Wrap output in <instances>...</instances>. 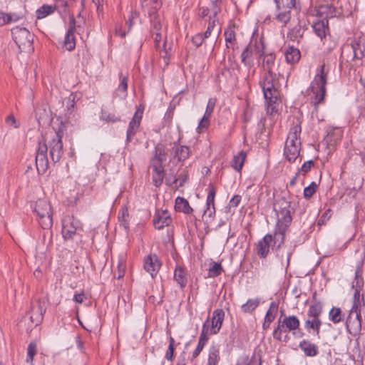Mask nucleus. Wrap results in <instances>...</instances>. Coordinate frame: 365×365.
Returning a JSON list of instances; mask_svg holds the SVG:
<instances>
[{
	"instance_id": "052dcab7",
	"label": "nucleus",
	"mask_w": 365,
	"mask_h": 365,
	"mask_svg": "<svg viewBox=\"0 0 365 365\" xmlns=\"http://www.w3.org/2000/svg\"><path fill=\"white\" fill-rule=\"evenodd\" d=\"M314 163L313 160H308L305 162L302 166L301 167V169L299 170L302 173H303V175H304L307 173H308L312 168L314 166Z\"/></svg>"
},
{
	"instance_id": "774afa93",
	"label": "nucleus",
	"mask_w": 365,
	"mask_h": 365,
	"mask_svg": "<svg viewBox=\"0 0 365 365\" xmlns=\"http://www.w3.org/2000/svg\"><path fill=\"white\" fill-rule=\"evenodd\" d=\"M103 0H92V4L95 6L98 14L103 12Z\"/></svg>"
},
{
	"instance_id": "c756f323",
	"label": "nucleus",
	"mask_w": 365,
	"mask_h": 365,
	"mask_svg": "<svg viewBox=\"0 0 365 365\" xmlns=\"http://www.w3.org/2000/svg\"><path fill=\"white\" fill-rule=\"evenodd\" d=\"M220 349L217 345H212L209 349L207 365H217L220 361Z\"/></svg>"
},
{
	"instance_id": "4c0bfd02",
	"label": "nucleus",
	"mask_w": 365,
	"mask_h": 365,
	"mask_svg": "<svg viewBox=\"0 0 365 365\" xmlns=\"http://www.w3.org/2000/svg\"><path fill=\"white\" fill-rule=\"evenodd\" d=\"M56 6L43 4L36 10V17L38 19H43L54 12Z\"/></svg>"
},
{
	"instance_id": "3c124183",
	"label": "nucleus",
	"mask_w": 365,
	"mask_h": 365,
	"mask_svg": "<svg viewBox=\"0 0 365 365\" xmlns=\"http://www.w3.org/2000/svg\"><path fill=\"white\" fill-rule=\"evenodd\" d=\"M245 359L247 365H262L261 355L259 353L254 352L250 358L245 356Z\"/></svg>"
},
{
	"instance_id": "6e6552de",
	"label": "nucleus",
	"mask_w": 365,
	"mask_h": 365,
	"mask_svg": "<svg viewBox=\"0 0 365 365\" xmlns=\"http://www.w3.org/2000/svg\"><path fill=\"white\" fill-rule=\"evenodd\" d=\"M274 78L275 73H267L264 77L263 81L260 82V86L262 88L264 98L269 104L268 109L271 107L272 111L274 110L272 105L277 102L279 95V91L274 83Z\"/></svg>"
},
{
	"instance_id": "a878e982",
	"label": "nucleus",
	"mask_w": 365,
	"mask_h": 365,
	"mask_svg": "<svg viewBox=\"0 0 365 365\" xmlns=\"http://www.w3.org/2000/svg\"><path fill=\"white\" fill-rule=\"evenodd\" d=\"M220 11V8L217 4V1H212L211 4L208 7H201L199 9V16L204 18L209 16V19L216 18L218 13Z\"/></svg>"
},
{
	"instance_id": "f3484780",
	"label": "nucleus",
	"mask_w": 365,
	"mask_h": 365,
	"mask_svg": "<svg viewBox=\"0 0 365 365\" xmlns=\"http://www.w3.org/2000/svg\"><path fill=\"white\" fill-rule=\"evenodd\" d=\"M144 111V106L142 105H139L136 111L134 113V115L131 120L129 123V125L127 130V135H126V141L128 143L131 142L134 135L137 133L140 122L143 117V113Z\"/></svg>"
},
{
	"instance_id": "2eb2a0df",
	"label": "nucleus",
	"mask_w": 365,
	"mask_h": 365,
	"mask_svg": "<svg viewBox=\"0 0 365 365\" xmlns=\"http://www.w3.org/2000/svg\"><path fill=\"white\" fill-rule=\"evenodd\" d=\"M148 14L150 18V33L155 47H158L164 34L161 18L155 11H150Z\"/></svg>"
},
{
	"instance_id": "a19ab883",
	"label": "nucleus",
	"mask_w": 365,
	"mask_h": 365,
	"mask_svg": "<svg viewBox=\"0 0 365 365\" xmlns=\"http://www.w3.org/2000/svg\"><path fill=\"white\" fill-rule=\"evenodd\" d=\"M303 29L300 25H297L292 28L287 34L288 38L292 41H298L303 36Z\"/></svg>"
},
{
	"instance_id": "473e14b6",
	"label": "nucleus",
	"mask_w": 365,
	"mask_h": 365,
	"mask_svg": "<svg viewBox=\"0 0 365 365\" xmlns=\"http://www.w3.org/2000/svg\"><path fill=\"white\" fill-rule=\"evenodd\" d=\"M175 208L177 211L182 212L185 214H190L192 212V208L190 206L188 201L181 197L176 198Z\"/></svg>"
},
{
	"instance_id": "7ed1b4c3",
	"label": "nucleus",
	"mask_w": 365,
	"mask_h": 365,
	"mask_svg": "<svg viewBox=\"0 0 365 365\" xmlns=\"http://www.w3.org/2000/svg\"><path fill=\"white\" fill-rule=\"evenodd\" d=\"M301 126L299 124L294 125L288 134L284 155L289 163L294 162L299 155L301 141L299 135L301 133Z\"/></svg>"
},
{
	"instance_id": "69168bd1",
	"label": "nucleus",
	"mask_w": 365,
	"mask_h": 365,
	"mask_svg": "<svg viewBox=\"0 0 365 365\" xmlns=\"http://www.w3.org/2000/svg\"><path fill=\"white\" fill-rule=\"evenodd\" d=\"M6 123L9 125L10 126H12L15 128H19V123L17 122V120H16V118H14V115H9L7 118H6Z\"/></svg>"
},
{
	"instance_id": "39448f33",
	"label": "nucleus",
	"mask_w": 365,
	"mask_h": 365,
	"mask_svg": "<svg viewBox=\"0 0 365 365\" xmlns=\"http://www.w3.org/2000/svg\"><path fill=\"white\" fill-rule=\"evenodd\" d=\"M34 212L41 227L50 230L53 225V212L49 202L45 199H38L34 204Z\"/></svg>"
},
{
	"instance_id": "09e8293b",
	"label": "nucleus",
	"mask_w": 365,
	"mask_h": 365,
	"mask_svg": "<svg viewBox=\"0 0 365 365\" xmlns=\"http://www.w3.org/2000/svg\"><path fill=\"white\" fill-rule=\"evenodd\" d=\"M210 190L208 192L207 200H206V207H215V197L216 195V189L215 186L212 184L209 185Z\"/></svg>"
},
{
	"instance_id": "c85d7f7f",
	"label": "nucleus",
	"mask_w": 365,
	"mask_h": 365,
	"mask_svg": "<svg viewBox=\"0 0 365 365\" xmlns=\"http://www.w3.org/2000/svg\"><path fill=\"white\" fill-rule=\"evenodd\" d=\"M313 29L314 33L322 40L329 31L328 19L324 18L314 23Z\"/></svg>"
},
{
	"instance_id": "dca6fc26",
	"label": "nucleus",
	"mask_w": 365,
	"mask_h": 365,
	"mask_svg": "<svg viewBox=\"0 0 365 365\" xmlns=\"http://www.w3.org/2000/svg\"><path fill=\"white\" fill-rule=\"evenodd\" d=\"M48 145L45 141L39 142L36 155V169L39 174H43L48 167L47 156Z\"/></svg>"
},
{
	"instance_id": "bb28decb",
	"label": "nucleus",
	"mask_w": 365,
	"mask_h": 365,
	"mask_svg": "<svg viewBox=\"0 0 365 365\" xmlns=\"http://www.w3.org/2000/svg\"><path fill=\"white\" fill-rule=\"evenodd\" d=\"M346 327L350 334H356L360 331L359 321L356 318L353 306L351 307L346 318Z\"/></svg>"
},
{
	"instance_id": "f704fd0d",
	"label": "nucleus",
	"mask_w": 365,
	"mask_h": 365,
	"mask_svg": "<svg viewBox=\"0 0 365 365\" xmlns=\"http://www.w3.org/2000/svg\"><path fill=\"white\" fill-rule=\"evenodd\" d=\"M300 52L299 49L292 46L289 47L285 52V58L287 63L294 64L300 59Z\"/></svg>"
},
{
	"instance_id": "4468645a",
	"label": "nucleus",
	"mask_w": 365,
	"mask_h": 365,
	"mask_svg": "<svg viewBox=\"0 0 365 365\" xmlns=\"http://www.w3.org/2000/svg\"><path fill=\"white\" fill-rule=\"evenodd\" d=\"M11 34L14 41L20 49L31 46L33 36L26 28L16 26L11 29Z\"/></svg>"
},
{
	"instance_id": "9b49d317",
	"label": "nucleus",
	"mask_w": 365,
	"mask_h": 365,
	"mask_svg": "<svg viewBox=\"0 0 365 365\" xmlns=\"http://www.w3.org/2000/svg\"><path fill=\"white\" fill-rule=\"evenodd\" d=\"M291 202L284 197H281L276 200L274 203V210L277 215V222L280 223L291 224L292 217L291 215Z\"/></svg>"
},
{
	"instance_id": "4d7b16f0",
	"label": "nucleus",
	"mask_w": 365,
	"mask_h": 365,
	"mask_svg": "<svg viewBox=\"0 0 365 365\" xmlns=\"http://www.w3.org/2000/svg\"><path fill=\"white\" fill-rule=\"evenodd\" d=\"M215 214V207H206V209L204 210L203 217L207 218V220H212L214 215Z\"/></svg>"
},
{
	"instance_id": "49530a36",
	"label": "nucleus",
	"mask_w": 365,
	"mask_h": 365,
	"mask_svg": "<svg viewBox=\"0 0 365 365\" xmlns=\"http://www.w3.org/2000/svg\"><path fill=\"white\" fill-rule=\"evenodd\" d=\"M118 220L120 225H123L125 228L128 227L129 214L125 207H121L118 214Z\"/></svg>"
},
{
	"instance_id": "412c9836",
	"label": "nucleus",
	"mask_w": 365,
	"mask_h": 365,
	"mask_svg": "<svg viewBox=\"0 0 365 365\" xmlns=\"http://www.w3.org/2000/svg\"><path fill=\"white\" fill-rule=\"evenodd\" d=\"M76 29V19L73 16L69 19V28L64 40V46L68 51H72L76 47L74 31Z\"/></svg>"
},
{
	"instance_id": "0e129e2a",
	"label": "nucleus",
	"mask_w": 365,
	"mask_h": 365,
	"mask_svg": "<svg viewBox=\"0 0 365 365\" xmlns=\"http://www.w3.org/2000/svg\"><path fill=\"white\" fill-rule=\"evenodd\" d=\"M278 311V304L275 302H271L269 305V308L267 310L266 314H273V316H276V314Z\"/></svg>"
},
{
	"instance_id": "e2e57ef3",
	"label": "nucleus",
	"mask_w": 365,
	"mask_h": 365,
	"mask_svg": "<svg viewBox=\"0 0 365 365\" xmlns=\"http://www.w3.org/2000/svg\"><path fill=\"white\" fill-rule=\"evenodd\" d=\"M4 16L6 17V24H10L12 21L16 22L20 19L16 14L5 13Z\"/></svg>"
},
{
	"instance_id": "603ef678",
	"label": "nucleus",
	"mask_w": 365,
	"mask_h": 365,
	"mask_svg": "<svg viewBox=\"0 0 365 365\" xmlns=\"http://www.w3.org/2000/svg\"><path fill=\"white\" fill-rule=\"evenodd\" d=\"M317 187L318 185L315 182H312L309 186L306 187L304 190V198H311L313 196V195L316 192Z\"/></svg>"
},
{
	"instance_id": "f257e3e1",
	"label": "nucleus",
	"mask_w": 365,
	"mask_h": 365,
	"mask_svg": "<svg viewBox=\"0 0 365 365\" xmlns=\"http://www.w3.org/2000/svg\"><path fill=\"white\" fill-rule=\"evenodd\" d=\"M300 326L299 318L294 315L284 316V318H279L277 321V327L273 331V337L274 339L287 342L289 340L288 333L292 332L298 329Z\"/></svg>"
},
{
	"instance_id": "79ce46f5",
	"label": "nucleus",
	"mask_w": 365,
	"mask_h": 365,
	"mask_svg": "<svg viewBox=\"0 0 365 365\" xmlns=\"http://www.w3.org/2000/svg\"><path fill=\"white\" fill-rule=\"evenodd\" d=\"M153 182L155 187H160L163 183L164 178V169L159 168L158 169H153Z\"/></svg>"
},
{
	"instance_id": "393cba45",
	"label": "nucleus",
	"mask_w": 365,
	"mask_h": 365,
	"mask_svg": "<svg viewBox=\"0 0 365 365\" xmlns=\"http://www.w3.org/2000/svg\"><path fill=\"white\" fill-rule=\"evenodd\" d=\"M220 32L221 26L219 24L218 20L216 17L213 18L212 19H209L207 28L203 34L205 35V37L207 38L210 37L212 34L214 36V42H215Z\"/></svg>"
},
{
	"instance_id": "8fccbe9b",
	"label": "nucleus",
	"mask_w": 365,
	"mask_h": 365,
	"mask_svg": "<svg viewBox=\"0 0 365 365\" xmlns=\"http://www.w3.org/2000/svg\"><path fill=\"white\" fill-rule=\"evenodd\" d=\"M276 19L282 23L284 25H286L291 19V13L289 10H285L282 11H279V14L276 16Z\"/></svg>"
},
{
	"instance_id": "b1692460",
	"label": "nucleus",
	"mask_w": 365,
	"mask_h": 365,
	"mask_svg": "<svg viewBox=\"0 0 365 365\" xmlns=\"http://www.w3.org/2000/svg\"><path fill=\"white\" fill-rule=\"evenodd\" d=\"M349 46L350 52H353V58L361 60L364 56L365 46L360 38L354 39Z\"/></svg>"
},
{
	"instance_id": "6ab92c4d",
	"label": "nucleus",
	"mask_w": 365,
	"mask_h": 365,
	"mask_svg": "<svg viewBox=\"0 0 365 365\" xmlns=\"http://www.w3.org/2000/svg\"><path fill=\"white\" fill-rule=\"evenodd\" d=\"M167 154L163 145L158 144L155 148V153L151 159V167L153 169L163 168V163L166 160Z\"/></svg>"
},
{
	"instance_id": "423d86ee",
	"label": "nucleus",
	"mask_w": 365,
	"mask_h": 365,
	"mask_svg": "<svg viewBox=\"0 0 365 365\" xmlns=\"http://www.w3.org/2000/svg\"><path fill=\"white\" fill-rule=\"evenodd\" d=\"M65 125L61 123L56 130L55 135L48 141L49 155L53 163L58 162L63 153L62 138L64 135Z\"/></svg>"
},
{
	"instance_id": "1a4fd4ad",
	"label": "nucleus",
	"mask_w": 365,
	"mask_h": 365,
	"mask_svg": "<svg viewBox=\"0 0 365 365\" xmlns=\"http://www.w3.org/2000/svg\"><path fill=\"white\" fill-rule=\"evenodd\" d=\"M325 65L321 66L320 73L317 74L312 83L311 89L314 94V105L324 102L327 83V73H324Z\"/></svg>"
},
{
	"instance_id": "bf43d9fd",
	"label": "nucleus",
	"mask_w": 365,
	"mask_h": 365,
	"mask_svg": "<svg viewBox=\"0 0 365 365\" xmlns=\"http://www.w3.org/2000/svg\"><path fill=\"white\" fill-rule=\"evenodd\" d=\"M364 285V281L362 277H359L358 271L355 273V284H353L352 287L356 290H361Z\"/></svg>"
},
{
	"instance_id": "20e7f679",
	"label": "nucleus",
	"mask_w": 365,
	"mask_h": 365,
	"mask_svg": "<svg viewBox=\"0 0 365 365\" xmlns=\"http://www.w3.org/2000/svg\"><path fill=\"white\" fill-rule=\"evenodd\" d=\"M46 312L45 303L38 300L36 304L32 305L31 311L24 316L19 323L21 328H25L27 333L38 325L43 320Z\"/></svg>"
},
{
	"instance_id": "a18cd8bd",
	"label": "nucleus",
	"mask_w": 365,
	"mask_h": 365,
	"mask_svg": "<svg viewBox=\"0 0 365 365\" xmlns=\"http://www.w3.org/2000/svg\"><path fill=\"white\" fill-rule=\"evenodd\" d=\"M329 319L334 324L339 323L342 320V312L340 308L333 307L329 311Z\"/></svg>"
},
{
	"instance_id": "72a5a7b5",
	"label": "nucleus",
	"mask_w": 365,
	"mask_h": 365,
	"mask_svg": "<svg viewBox=\"0 0 365 365\" xmlns=\"http://www.w3.org/2000/svg\"><path fill=\"white\" fill-rule=\"evenodd\" d=\"M119 78L120 82L118 88L116 89V95L121 98H125L127 96L128 76H124L123 75V73L120 72L119 73Z\"/></svg>"
},
{
	"instance_id": "f03ea898",
	"label": "nucleus",
	"mask_w": 365,
	"mask_h": 365,
	"mask_svg": "<svg viewBox=\"0 0 365 365\" xmlns=\"http://www.w3.org/2000/svg\"><path fill=\"white\" fill-rule=\"evenodd\" d=\"M323 312V305L319 302H315L309 306L307 318L304 320V329L308 333L313 332L319 337L322 325L321 316Z\"/></svg>"
},
{
	"instance_id": "e433bc0d",
	"label": "nucleus",
	"mask_w": 365,
	"mask_h": 365,
	"mask_svg": "<svg viewBox=\"0 0 365 365\" xmlns=\"http://www.w3.org/2000/svg\"><path fill=\"white\" fill-rule=\"evenodd\" d=\"M245 158L246 153L243 150H241L237 155L234 156L232 160V168L235 170L240 171L243 166Z\"/></svg>"
},
{
	"instance_id": "ea45409f",
	"label": "nucleus",
	"mask_w": 365,
	"mask_h": 365,
	"mask_svg": "<svg viewBox=\"0 0 365 365\" xmlns=\"http://www.w3.org/2000/svg\"><path fill=\"white\" fill-rule=\"evenodd\" d=\"M259 304V300L258 299H250L242 305L241 309L244 313H251L255 311Z\"/></svg>"
},
{
	"instance_id": "ddd939ff",
	"label": "nucleus",
	"mask_w": 365,
	"mask_h": 365,
	"mask_svg": "<svg viewBox=\"0 0 365 365\" xmlns=\"http://www.w3.org/2000/svg\"><path fill=\"white\" fill-rule=\"evenodd\" d=\"M80 230L81 224L78 219L71 215H66L63 218L61 233L65 240H73Z\"/></svg>"
},
{
	"instance_id": "cd10ccee",
	"label": "nucleus",
	"mask_w": 365,
	"mask_h": 365,
	"mask_svg": "<svg viewBox=\"0 0 365 365\" xmlns=\"http://www.w3.org/2000/svg\"><path fill=\"white\" fill-rule=\"evenodd\" d=\"M173 153L174 154V158H177L178 161H184L187 159L190 156V148L185 145H179L174 143L172 148Z\"/></svg>"
},
{
	"instance_id": "c9c22d12",
	"label": "nucleus",
	"mask_w": 365,
	"mask_h": 365,
	"mask_svg": "<svg viewBox=\"0 0 365 365\" xmlns=\"http://www.w3.org/2000/svg\"><path fill=\"white\" fill-rule=\"evenodd\" d=\"M224 34L225 37L227 48H232V50H235L237 43L235 38V32L234 31V30L231 29H227L225 31Z\"/></svg>"
},
{
	"instance_id": "0eeeda50",
	"label": "nucleus",
	"mask_w": 365,
	"mask_h": 365,
	"mask_svg": "<svg viewBox=\"0 0 365 365\" xmlns=\"http://www.w3.org/2000/svg\"><path fill=\"white\" fill-rule=\"evenodd\" d=\"M224 318L225 312L223 309H215L212 313V318H207L204 322L200 334L208 338L210 335L217 334L222 327Z\"/></svg>"
},
{
	"instance_id": "37998d69",
	"label": "nucleus",
	"mask_w": 365,
	"mask_h": 365,
	"mask_svg": "<svg viewBox=\"0 0 365 365\" xmlns=\"http://www.w3.org/2000/svg\"><path fill=\"white\" fill-rule=\"evenodd\" d=\"M341 64H344L345 63H349L351 61L357 60L356 58H353V52H350L349 46H345L341 51Z\"/></svg>"
},
{
	"instance_id": "f8f14e48",
	"label": "nucleus",
	"mask_w": 365,
	"mask_h": 365,
	"mask_svg": "<svg viewBox=\"0 0 365 365\" xmlns=\"http://www.w3.org/2000/svg\"><path fill=\"white\" fill-rule=\"evenodd\" d=\"M254 54H258L259 57L263 56L264 45L262 41H259V43L255 41V44H248L241 54L242 63L249 68L254 66Z\"/></svg>"
},
{
	"instance_id": "58836bf2",
	"label": "nucleus",
	"mask_w": 365,
	"mask_h": 365,
	"mask_svg": "<svg viewBox=\"0 0 365 365\" xmlns=\"http://www.w3.org/2000/svg\"><path fill=\"white\" fill-rule=\"evenodd\" d=\"M223 269L220 263L211 262L207 277H216L221 274Z\"/></svg>"
},
{
	"instance_id": "9d476101",
	"label": "nucleus",
	"mask_w": 365,
	"mask_h": 365,
	"mask_svg": "<svg viewBox=\"0 0 365 365\" xmlns=\"http://www.w3.org/2000/svg\"><path fill=\"white\" fill-rule=\"evenodd\" d=\"M290 225L291 224H286L285 226L284 223H280V222H277L276 230L274 232V235L273 237V241L274 244L277 243V242H279V244L276 247V250L277 252V256L280 257L282 259L284 257L285 258V264L287 267H288L289 265L292 252L289 250L285 253H283L279 250V249L282 245H283L284 242L285 234Z\"/></svg>"
},
{
	"instance_id": "13d9d810",
	"label": "nucleus",
	"mask_w": 365,
	"mask_h": 365,
	"mask_svg": "<svg viewBox=\"0 0 365 365\" xmlns=\"http://www.w3.org/2000/svg\"><path fill=\"white\" fill-rule=\"evenodd\" d=\"M281 10L283 9L289 10L294 8L296 6V0H282L280 2Z\"/></svg>"
},
{
	"instance_id": "c03bdc74",
	"label": "nucleus",
	"mask_w": 365,
	"mask_h": 365,
	"mask_svg": "<svg viewBox=\"0 0 365 365\" xmlns=\"http://www.w3.org/2000/svg\"><path fill=\"white\" fill-rule=\"evenodd\" d=\"M208 339H209L208 337L200 334L197 346L196 349L194 350V351L192 352V359H195L199 356V354H200V352L202 351L203 348L205 347V344H207Z\"/></svg>"
},
{
	"instance_id": "338daca9",
	"label": "nucleus",
	"mask_w": 365,
	"mask_h": 365,
	"mask_svg": "<svg viewBox=\"0 0 365 365\" xmlns=\"http://www.w3.org/2000/svg\"><path fill=\"white\" fill-rule=\"evenodd\" d=\"M210 124V120L202 118L198 124L197 129L199 132H202L203 130L207 129Z\"/></svg>"
},
{
	"instance_id": "680f3d73",
	"label": "nucleus",
	"mask_w": 365,
	"mask_h": 365,
	"mask_svg": "<svg viewBox=\"0 0 365 365\" xmlns=\"http://www.w3.org/2000/svg\"><path fill=\"white\" fill-rule=\"evenodd\" d=\"M241 196L240 195H234L229 202L230 207H237L241 202Z\"/></svg>"
},
{
	"instance_id": "5fc2aeb1",
	"label": "nucleus",
	"mask_w": 365,
	"mask_h": 365,
	"mask_svg": "<svg viewBox=\"0 0 365 365\" xmlns=\"http://www.w3.org/2000/svg\"><path fill=\"white\" fill-rule=\"evenodd\" d=\"M206 38H207L205 37L203 34L199 33L192 38V42L196 47H199L203 43Z\"/></svg>"
},
{
	"instance_id": "4be33fe9",
	"label": "nucleus",
	"mask_w": 365,
	"mask_h": 365,
	"mask_svg": "<svg viewBox=\"0 0 365 365\" xmlns=\"http://www.w3.org/2000/svg\"><path fill=\"white\" fill-rule=\"evenodd\" d=\"M273 242V236L266 235L257 245V253L260 258H265L269 252L271 243Z\"/></svg>"
},
{
	"instance_id": "7c9ffc66",
	"label": "nucleus",
	"mask_w": 365,
	"mask_h": 365,
	"mask_svg": "<svg viewBox=\"0 0 365 365\" xmlns=\"http://www.w3.org/2000/svg\"><path fill=\"white\" fill-rule=\"evenodd\" d=\"M263 62L262 66L267 73H274L273 68L274 67L275 55L272 53L262 56Z\"/></svg>"
},
{
	"instance_id": "aec40b11",
	"label": "nucleus",
	"mask_w": 365,
	"mask_h": 365,
	"mask_svg": "<svg viewBox=\"0 0 365 365\" xmlns=\"http://www.w3.org/2000/svg\"><path fill=\"white\" fill-rule=\"evenodd\" d=\"M153 225L155 229L161 230L165 226H168L172 222V219L167 210H158L154 216Z\"/></svg>"
},
{
	"instance_id": "2f4dec72",
	"label": "nucleus",
	"mask_w": 365,
	"mask_h": 365,
	"mask_svg": "<svg viewBox=\"0 0 365 365\" xmlns=\"http://www.w3.org/2000/svg\"><path fill=\"white\" fill-rule=\"evenodd\" d=\"M174 279L177 282L181 288L185 287L187 282L185 270L181 267L178 266L175 269Z\"/></svg>"
},
{
	"instance_id": "864d4df0",
	"label": "nucleus",
	"mask_w": 365,
	"mask_h": 365,
	"mask_svg": "<svg viewBox=\"0 0 365 365\" xmlns=\"http://www.w3.org/2000/svg\"><path fill=\"white\" fill-rule=\"evenodd\" d=\"M125 264L122 260H118L117 269L114 270V276L117 279H120L124 276L125 274Z\"/></svg>"
},
{
	"instance_id": "a211bd4d",
	"label": "nucleus",
	"mask_w": 365,
	"mask_h": 365,
	"mask_svg": "<svg viewBox=\"0 0 365 365\" xmlns=\"http://www.w3.org/2000/svg\"><path fill=\"white\" fill-rule=\"evenodd\" d=\"M161 263L156 255H150L144 259V269L152 277H154L158 272Z\"/></svg>"
},
{
	"instance_id": "5701e85b",
	"label": "nucleus",
	"mask_w": 365,
	"mask_h": 365,
	"mask_svg": "<svg viewBox=\"0 0 365 365\" xmlns=\"http://www.w3.org/2000/svg\"><path fill=\"white\" fill-rule=\"evenodd\" d=\"M299 347L308 357H314L319 354V348L317 344L307 339H303L299 344Z\"/></svg>"
},
{
	"instance_id": "6e6d98bb",
	"label": "nucleus",
	"mask_w": 365,
	"mask_h": 365,
	"mask_svg": "<svg viewBox=\"0 0 365 365\" xmlns=\"http://www.w3.org/2000/svg\"><path fill=\"white\" fill-rule=\"evenodd\" d=\"M174 345H175V340L173 337H170L168 349L165 354V358L168 360H170V361L173 360V354H174Z\"/></svg>"
},
{
	"instance_id": "de8ad7c7",
	"label": "nucleus",
	"mask_w": 365,
	"mask_h": 365,
	"mask_svg": "<svg viewBox=\"0 0 365 365\" xmlns=\"http://www.w3.org/2000/svg\"><path fill=\"white\" fill-rule=\"evenodd\" d=\"M37 352V346L35 342H31L28 345L27 348V356H26V362L31 363V365H33V360L34 356L36 354Z\"/></svg>"
}]
</instances>
